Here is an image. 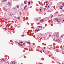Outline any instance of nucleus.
<instances>
[{"label":"nucleus","mask_w":64,"mask_h":64,"mask_svg":"<svg viewBox=\"0 0 64 64\" xmlns=\"http://www.w3.org/2000/svg\"><path fill=\"white\" fill-rule=\"evenodd\" d=\"M60 41V38L58 39V41L59 42Z\"/></svg>","instance_id":"nucleus-11"},{"label":"nucleus","mask_w":64,"mask_h":64,"mask_svg":"<svg viewBox=\"0 0 64 64\" xmlns=\"http://www.w3.org/2000/svg\"><path fill=\"white\" fill-rule=\"evenodd\" d=\"M4 61V59L2 58V61Z\"/></svg>","instance_id":"nucleus-8"},{"label":"nucleus","mask_w":64,"mask_h":64,"mask_svg":"<svg viewBox=\"0 0 64 64\" xmlns=\"http://www.w3.org/2000/svg\"><path fill=\"white\" fill-rule=\"evenodd\" d=\"M4 8V11L6 10V9H5V8Z\"/></svg>","instance_id":"nucleus-14"},{"label":"nucleus","mask_w":64,"mask_h":64,"mask_svg":"<svg viewBox=\"0 0 64 64\" xmlns=\"http://www.w3.org/2000/svg\"><path fill=\"white\" fill-rule=\"evenodd\" d=\"M24 44H25V43H23V45H24Z\"/></svg>","instance_id":"nucleus-24"},{"label":"nucleus","mask_w":64,"mask_h":64,"mask_svg":"<svg viewBox=\"0 0 64 64\" xmlns=\"http://www.w3.org/2000/svg\"><path fill=\"white\" fill-rule=\"evenodd\" d=\"M18 28H19V26H18Z\"/></svg>","instance_id":"nucleus-47"},{"label":"nucleus","mask_w":64,"mask_h":64,"mask_svg":"<svg viewBox=\"0 0 64 64\" xmlns=\"http://www.w3.org/2000/svg\"><path fill=\"white\" fill-rule=\"evenodd\" d=\"M14 17L15 18V17H16V16H14Z\"/></svg>","instance_id":"nucleus-49"},{"label":"nucleus","mask_w":64,"mask_h":64,"mask_svg":"<svg viewBox=\"0 0 64 64\" xmlns=\"http://www.w3.org/2000/svg\"><path fill=\"white\" fill-rule=\"evenodd\" d=\"M56 41H57V40H56Z\"/></svg>","instance_id":"nucleus-36"},{"label":"nucleus","mask_w":64,"mask_h":64,"mask_svg":"<svg viewBox=\"0 0 64 64\" xmlns=\"http://www.w3.org/2000/svg\"><path fill=\"white\" fill-rule=\"evenodd\" d=\"M54 49H55V48H54Z\"/></svg>","instance_id":"nucleus-37"},{"label":"nucleus","mask_w":64,"mask_h":64,"mask_svg":"<svg viewBox=\"0 0 64 64\" xmlns=\"http://www.w3.org/2000/svg\"><path fill=\"white\" fill-rule=\"evenodd\" d=\"M62 21H64V20H63Z\"/></svg>","instance_id":"nucleus-46"},{"label":"nucleus","mask_w":64,"mask_h":64,"mask_svg":"<svg viewBox=\"0 0 64 64\" xmlns=\"http://www.w3.org/2000/svg\"><path fill=\"white\" fill-rule=\"evenodd\" d=\"M24 5V4H21V5H22V6H23Z\"/></svg>","instance_id":"nucleus-23"},{"label":"nucleus","mask_w":64,"mask_h":64,"mask_svg":"<svg viewBox=\"0 0 64 64\" xmlns=\"http://www.w3.org/2000/svg\"><path fill=\"white\" fill-rule=\"evenodd\" d=\"M38 24H40V23H38Z\"/></svg>","instance_id":"nucleus-42"},{"label":"nucleus","mask_w":64,"mask_h":64,"mask_svg":"<svg viewBox=\"0 0 64 64\" xmlns=\"http://www.w3.org/2000/svg\"><path fill=\"white\" fill-rule=\"evenodd\" d=\"M38 27H39V28H40V26H38Z\"/></svg>","instance_id":"nucleus-22"},{"label":"nucleus","mask_w":64,"mask_h":64,"mask_svg":"<svg viewBox=\"0 0 64 64\" xmlns=\"http://www.w3.org/2000/svg\"><path fill=\"white\" fill-rule=\"evenodd\" d=\"M63 37V35H62L61 36V37Z\"/></svg>","instance_id":"nucleus-16"},{"label":"nucleus","mask_w":64,"mask_h":64,"mask_svg":"<svg viewBox=\"0 0 64 64\" xmlns=\"http://www.w3.org/2000/svg\"><path fill=\"white\" fill-rule=\"evenodd\" d=\"M53 24H52L51 25V26H53Z\"/></svg>","instance_id":"nucleus-35"},{"label":"nucleus","mask_w":64,"mask_h":64,"mask_svg":"<svg viewBox=\"0 0 64 64\" xmlns=\"http://www.w3.org/2000/svg\"><path fill=\"white\" fill-rule=\"evenodd\" d=\"M12 64H15V62H12Z\"/></svg>","instance_id":"nucleus-12"},{"label":"nucleus","mask_w":64,"mask_h":64,"mask_svg":"<svg viewBox=\"0 0 64 64\" xmlns=\"http://www.w3.org/2000/svg\"><path fill=\"white\" fill-rule=\"evenodd\" d=\"M24 9H26V8L25 7H24Z\"/></svg>","instance_id":"nucleus-26"},{"label":"nucleus","mask_w":64,"mask_h":64,"mask_svg":"<svg viewBox=\"0 0 64 64\" xmlns=\"http://www.w3.org/2000/svg\"><path fill=\"white\" fill-rule=\"evenodd\" d=\"M8 4L9 5H11V3L10 2H8Z\"/></svg>","instance_id":"nucleus-9"},{"label":"nucleus","mask_w":64,"mask_h":64,"mask_svg":"<svg viewBox=\"0 0 64 64\" xmlns=\"http://www.w3.org/2000/svg\"><path fill=\"white\" fill-rule=\"evenodd\" d=\"M40 64H42L41 63H40Z\"/></svg>","instance_id":"nucleus-43"},{"label":"nucleus","mask_w":64,"mask_h":64,"mask_svg":"<svg viewBox=\"0 0 64 64\" xmlns=\"http://www.w3.org/2000/svg\"><path fill=\"white\" fill-rule=\"evenodd\" d=\"M54 41H55V40H54Z\"/></svg>","instance_id":"nucleus-44"},{"label":"nucleus","mask_w":64,"mask_h":64,"mask_svg":"<svg viewBox=\"0 0 64 64\" xmlns=\"http://www.w3.org/2000/svg\"><path fill=\"white\" fill-rule=\"evenodd\" d=\"M63 47H64V46H63Z\"/></svg>","instance_id":"nucleus-51"},{"label":"nucleus","mask_w":64,"mask_h":64,"mask_svg":"<svg viewBox=\"0 0 64 64\" xmlns=\"http://www.w3.org/2000/svg\"><path fill=\"white\" fill-rule=\"evenodd\" d=\"M20 15H21V14H22V13H21V12H20Z\"/></svg>","instance_id":"nucleus-18"},{"label":"nucleus","mask_w":64,"mask_h":64,"mask_svg":"<svg viewBox=\"0 0 64 64\" xmlns=\"http://www.w3.org/2000/svg\"><path fill=\"white\" fill-rule=\"evenodd\" d=\"M24 7H27V6H24Z\"/></svg>","instance_id":"nucleus-33"},{"label":"nucleus","mask_w":64,"mask_h":64,"mask_svg":"<svg viewBox=\"0 0 64 64\" xmlns=\"http://www.w3.org/2000/svg\"><path fill=\"white\" fill-rule=\"evenodd\" d=\"M62 4L63 6H64V2H62Z\"/></svg>","instance_id":"nucleus-10"},{"label":"nucleus","mask_w":64,"mask_h":64,"mask_svg":"<svg viewBox=\"0 0 64 64\" xmlns=\"http://www.w3.org/2000/svg\"><path fill=\"white\" fill-rule=\"evenodd\" d=\"M40 30L39 29H38V30H37V31H39V30Z\"/></svg>","instance_id":"nucleus-25"},{"label":"nucleus","mask_w":64,"mask_h":64,"mask_svg":"<svg viewBox=\"0 0 64 64\" xmlns=\"http://www.w3.org/2000/svg\"><path fill=\"white\" fill-rule=\"evenodd\" d=\"M48 4H46V5H48Z\"/></svg>","instance_id":"nucleus-21"},{"label":"nucleus","mask_w":64,"mask_h":64,"mask_svg":"<svg viewBox=\"0 0 64 64\" xmlns=\"http://www.w3.org/2000/svg\"><path fill=\"white\" fill-rule=\"evenodd\" d=\"M20 17H18V19H20Z\"/></svg>","instance_id":"nucleus-13"},{"label":"nucleus","mask_w":64,"mask_h":64,"mask_svg":"<svg viewBox=\"0 0 64 64\" xmlns=\"http://www.w3.org/2000/svg\"><path fill=\"white\" fill-rule=\"evenodd\" d=\"M40 22H43V21H44V20L43 19L41 20H40Z\"/></svg>","instance_id":"nucleus-4"},{"label":"nucleus","mask_w":64,"mask_h":64,"mask_svg":"<svg viewBox=\"0 0 64 64\" xmlns=\"http://www.w3.org/2000/svg\"><path fill=\"white\" fill-rule=\"evenodd\" d=\"M18 44H19V45H21L19 43H18Z\"/></svg>","instance_id":"nucleus-20"},{"label":"nucleus","mask_w":64,"mask_h":64,"mask_svg":"<svg viewBox=\"0 0 64 64\" xmlns=\"http://www.w3.org/2000/svg\"><path fill=\"white\" fill-rule=\"evenodd\" d=\"M30 2H29L28 3V5H29L30 4Z\"/></svg>","instance_id":"nucleus-3"},{"label":"nucleus","mask_w":64,"mask_h":64,"mask_svg":"<svg viewBox=\"0 0 64 64\" xmlns=\"http://www.w3.org/2000/svg\"><path fill=\"white\" fill-rule=\"evenodd\" d=\"M62 8H63V6H61L60 7V9H62Z\"/></svg>","instance_id":"nucleus-2"},{"label":"nucleus","mask_w":64,"mask_h":64,"mask_svg":"<svg viewBox=\"0 0 64 64\" xmlns=\"http://www.w3.org/2000/svg\"><path fill=\"white\" fill-rule=\"evenodd\" d=\"M16 7L17 8H19V5H17L16 6Z\"/></svg>","instance_id":"nucleus-5"},{"label":"nucleus","mask_w":64,"mask_h":64,"mask_svg":"<svg viewBox=\"0 0 64 64\" xmlns=\"http://www.w3.org/2000/svg\"><path fill=\"white\" fill-rule=\"evenodd\" d=\"M48 2H46V3H47Z\"/></svg>","instance_id":"nucleus-29"},{"label":"nucleus","mask_w":64,"mask_h":64,"mask_svg":"<svg viewBox=\"0 0 64 64\" xmlns=\"http://www.w3.org/2000/svg\"><path fill=\"white\" fill-rule=\"evenodd\" d=\"M26 2H27V1H24V4H26Z\"/></svg>","instance_id":"nucleus-6"},{"label":"nucleus","mask_w":64,"mask_h":64,"mask_svg":"<svg viewBox=\"0 0 64 64\" xmlns=\"http://www.w3.org/2000/svg\"><path fill=\"white\" fill-rule=\"evenodd\" d=\"M51 12V11H49V12Z\"/></svg>","instance_id":"nucleus-45"},{"label":"nucleus","mask_w":64,"mask_h":64,"mask_svg":"<svg viewBox=\"0 0 64 64\" xmlns=\"http://www.w3.org/2000/svg\"><path fill=\"white\" fill-rule=\"evenodd\" d=\"M5 30H7V28H4Z\"/></svg>","instance_id":"nucleus-30"},{"label":"nucleus","mask_w":64,"mask_h":64,"mask_svg":"<svg viewBox=\"0 0 64 64\" xmlns=\"http://www.w3.org/2000/svg\"><path fill=\"white\" fill-rule=\"evenodd\" d=\"M44 49H45V47H44Z\"/></svg>","instance_id":"nucleus-39"},{"label":"nucleus","mask_w":64,"mask_h":64,"mask_svg":"<svg viewBox=\"0 0 64 64\" xmlns=\"http://www.w3.org/2000/svg\"><path fill=\"white\" fill-rule=\"evenodd\" d=\"M58 16H61V15H59Z\"/></svg>","instance_id":"nucleus-38"},{"label":"nucleus","mask_w":64,"mask_h":64,"mask_svg":"<svg viewBox=\"0 0 64 64\" xmlns=\"http://www.w3.org/2000/svg\"><path fill=\"white\" fill-rule=\"evenodd\" d=\"M55 35H56L55 34V35H54V36H55Z\"/></svg>","instance_id":"nucleus-40"},{"label":"nucleus","mask_w":64,"mask_h":64,"mask_svg":"<svg viewBox=\"0 0 64 64\" xmlns=\"http://www.w3.org/2000/svg\"><path fill=\"white\" fill-rule=\"evenodd\" d=\"M57 63H59V62H57Z\"/></svg>","instance_id":"nucleus-48"},{"label":"nucleus","mask_w":64,"mask_h":64,"mask_svg":"<svg viewBox=\"0 0 64 64\" xmlns=\"http://www.w3.org/2000/svg\"><path fill=\"white\" fill-rule=\"evenodd\" d=\"M28 44H30V43L29 42H28Z\"/></svg>","instance_id":"nucleus-19"},{"label":"nucleus","mask_w":64,"mask_h":64,"mask_svg":"<svg viewBox=\"0 0 64 64\" xmlns=\"http://www.w3.org/2000/svg\"><path fill=\"white\" fill-rule=\"evenodd\" d=\"M20 44H22L23 43V42H20Z\"/></svg>","instance_id":"nucleus-17"},{"label":"nucleus","mask_w":64,"mask_h":64,"mask_svg":"<svg viewBox=\"0 0 64 64\" xmlns=\"http://www.w3.org/2000/svg\"><path fill=\"white\" fill-rule=\"evenodd\" d=\"M59 37V34H57L56 36V37Z\"/></svg>","instance_id":"nucleus-7"},{"label":"nucleus","mask_w":64,"mask_h":64,"mask_svg":"<svg viewBox=\"0 0 64 64\" xmlns=\"http://www.w3.org/2000/svg\"><path fill=\"white\" fill-rule=\"evenodd\" d=\"M55 20H56V21H57V22H58L59 23H60V22L59 21V20H58V18H56L55 19Z\"/></svg>","instance_id":"nucleus-1"},{"label":"nucleus","mask_w":64,"mask_h":64,"mask_svg":"<svg viewBox=\"0 0 64 64\" xmlns=\"http://www.w3.org/2000/svg\"><path fill=\"white\" fill-rule=\"evenodd\" d=\"M50 36H51V35H50H50H49V37H50Z\"/></svg>","instance_id":"nucleus-34"},{"label":"nucleus","mask_w":64,"mask_h":64,"mask_svg":"<svg viewBox=\"0 0 64 64\" xmlns=\"http://www.w3.org/2000/svg\"><path fill=\"white\" fill-rule=\"evenodd\" d=\"M48 8H49V7H50V6H48Z\"/></svg>","instance_id":"nucleus-28"},{"label":"nucleus","mask_w":64,"mask_h":64,"mask_svg":"<svg viewBox=\"0 0 64 64\" xmlns=\"http://www.w3.org/2000/svg\"><path fill=\"white\" fill-rule=\"evenodd\" d=\"M5 0H2V2H5Z\"/></svg>","instance_id":"nucleus-15"},{"label":"nucleus","mask_w":64,"mask_h":64,"mask_svg":"<svg viewBox=\"0 0 64 64\" xmlns=\"http://www.w3.org/2000/svg\"><path fill=\"white\" fill-rule=\"evenodd\" d=\"M40 11H42V10L41 9H40Z\"/></svg>","instance_id":"nucleus-31"},{"label":"nucleus","mask_w":64,"mask_h":64,"mask_svg":"<svg viewBox=\"0 0 64 64\" xmlns=\"http://www.w3.org/2000/svg\"><path fill=\"white\" fill-rule=\"evenodd\" d=\"M42 26H40V27L41 28H42Z\"/></svg>","instance_id":"nucleus-32"},{"label":"nucleus","mask_w":64,"mask_h":64,"mask_svg":"<svg viewBox=\"0 0 64 64\" xmlns=\"http://www.w3.org/2000/svg\"><path fill=\"white\" fill-rule=\"evenodd\" d=\"M53 17V16L52 15V16H51V18H52V17Z\"/></svg>","instance_id":"nucleus-27"},{"label":"nucleus","mask_w":64,"mask_h":64,"mask_svg":"<svg viewBox=\"0 0 64 64\" xmlns=\"http://www.w3.org/2000/svg\"><path fill=\"white\" fill-rule=\"evenodd\" d=\"M7 0H5V1H7Z\"/></svg>","instance_id":"nucleus-41"},{"label":"nucleus","mask_w":64,"mask_h":64,"mask_svg":"<svg viewBox=\"0 0 64 64\" xmlns=\"http://www.w3.org/2000/svg\"><path fill=\"white\" fill-rule=\"evenodd\" d=\"M15 8H14V9Z\"/></svg>","instance_id":"nucleus-50"}]
</instances>
